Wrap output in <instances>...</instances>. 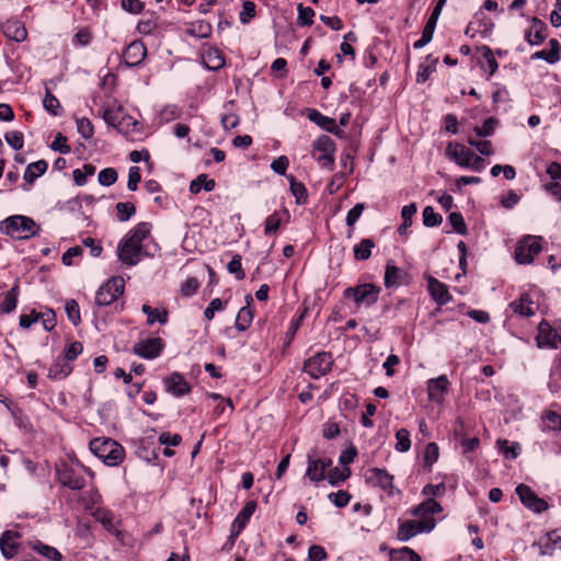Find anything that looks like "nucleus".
Segmentation results:
<instances>
[{"instance_id": "nucleus-7", "label": "nucleus", "mask_w": 561, "mask_h": 561, "mask_svg": "<svg viewBox=\"0 0 561 561\" xmlns=\"http://www.w3.org/2000/svg\"><path fill=\"white\" fill-rule=\"evenodd\" d=\"M335 150L334 140L327 135H321L312 144V156L323 168H333Z\"/></svg>"}, {"instance_id": "nucleus-11", "label": "nucleus", "mask_w": 561, "mask_h": 561, "mask_svg": "<svg viewBox=\"0 0 561 561\" xmlns=\"http://www.w3.org/2000/svg\"><path fill=\"white\" fill-rule=\"evenodd\" d=\"M442 510L443 508L438 502H436L434 499H427L417 506L413 507L410 511V513L411 515L416 517L415 520H417L421 524V526L423 525V523H426L428 525L432 524L433 530L436 526L434 515L440 513Z\"/></svg>"}, {"instance_id": "nucleus-10", "label": "nucleus", "mask_w": 561, "mask_h": 561, "mask_svg": "<svg viewBox=\"0 0 561 561\" xmlns=\"http://www.w3.org/2000/svg\"><path fill=\"white\" fill-rule=\"evenodd\" d=\"M333 365L330 353L320 352L306 360L304 370L312 378L317 379L328 374Z\"/></svg>"}, {"instance_id": "nucleus-3", "label": "nucleus", "mask_w": 561, "mask_h": 561, "mask_svg": "<svg viewBox=\"0 0 561 561\" xmlns=\"http://www.w3.org/2000/svg\"><path fill=\"white\" fill-rule=\"evenodd\" d=\"M1 230L13 239L24 240L34 237L38 232L39 227L32 218L15 215L1 222Z\"/></svg>"}, {"instance_id": "nucleus-9", "label": "nucleus", "mask_w": 561, "mask_h": 561, "mask_svg": "<svg viewBox=\"0 0 561 561\" xmlns=\"http://www.w3.org/2000/svg\"><path fill=\"white\" fill-rule=\"evenodd\" d=\"M540 251V239L534 236H527L517 243L515 260L519 264H529Z\"/></svg>"}, {"instance_id": "nucleus-33", "label": "nucleus", "mask_w": 561, "mask_h": 561, "mask_svg": "<svg viewBox=\"0 0 561 561\" xmlns=\"http://www.w3.org/2000/svg\"><path fill=\"white\" fill-rule=\"evenodd\" d=\"M72 370V367L66 359L56 360L48 371V377L50 379H64L66 378Z\"/></svg>"}, {"instance_id": "nucleus-48", "label": "nucleus", "mask_w": 561, "mask_h": 561, "mask_svg": "<svg viewBox=\"0 0 561 561\" xmlns=\"http://www.w3.org/2000/svg\"><path fill=\"white\" fill-rule=\"evenodd\" d=\"M43 105L48 113L55 116L59 115L61 105L58 99L49 90H46Z\"/></svg>"}, {"instance_id": "nucleus-20", "label": "nucleus", "mask_w": 561, "mask_h": 561, "mask_svg": "<svg viewBox=\"0 0 561 561\" xmlns=\"http://www.w3.org/2000/svg\"><path fill=\"white\" fill-rule=\"evenodd\" d=\"M167 391L174 397H182L191 391L188 382L179 373H173L164 378Z\"/></svg>"}, {"instance_id": "nucleus-53", "label": "nucleus", "mask_w": 561, "mask_h": 561, "mask_svg": "<svg viewBox=\"0 0 561 561\" xmlns=\"http://www.w3.org/2000/svg\"><path fill=\"white\" fill-rule=\"evenodd\" d=\"M422 216H423V224L426 227L438 226L443 220L442 216L439 214L435 213L434 208L431 206H426L423 209Z\"/></svg>"}, {"instance_id": "nucleus-25", "label": "nucleus", "mask_w": 561, "mask_h": 561, "mask_svg": "<svg viewBox=\"0 0 561 561\" xmlns=\"http://www.w3.org/2000/svg\"><path fill=\"white\" fill-rule=\"evenodd\" d=\"M547 26L539 19L531 20V27L525 33V38L530 45H539L547 37Z\"/></svg>"}, {"instance_id": "nucleus-54", "label": "nucleus", "mask_w": 561, "mask_h": 561, "mask_svg": "<svg viewBox=\"0 0 561 561\" xmlns=\"http://www.w3.org/2000/svg\"><path fill=\"white\" fill-rule=\"evenodd\" d=\"M118 220L124 222L127 221L135 213L136 207L131 203H117L116 204Z\"/></svg>"}, {"instance_id": "nucleus-51", "label": "nucleus", "mask_w": 561, "mask_h": 561, "mask_svg": "<svg viewBox=\"0 0 561 561\" xmlns=\"http://www.w3.org/2000/svg\"><path fill=\"white\" fill-rule=\"evenodd\" d=\"M348 476H350L348 468L340 469L336 467V468L329 470L327 479L330 484L337 485L339 483L345 481L348 478Z\"/></svg>"}, {"instance_id": "nucleus-16", "label": "nucleus", "mask_w": 561, "mask_h": 561, "mask_svg": "<svg viewBox=\"0 0 561 561\" xmlns=\"http://www.w3.org/2000/svg\"><path fill=\"white\" fill-rule=\"evenodd\" d=\"M538 547L541 556H553L556 551L561 550V536L557 530L549 531L534 543Z\"/></svg>"}, {"instance_id": "nucleus-43", "label": "nucleus", "mask_w": 561, "mask_h": 561, "mask_svg": "<svg viewBox=\"0 0 561 561\" xmlns=\"http://www.w3.org/2000/svg\"><path fill=\"white\" fill-rule=\"evenodd\" d=\"M396 450L399 453H407L411 448L410 432L407 428H400L396 433Z\"/></svg>"}, {"instance_id": "nucleus-8", "label": "nucleus", "mask_w": 561, "mask_h": 561, "mask_svg": "<svg viewBox=\"0 0 561 561\" xmlns=\"http://www.w3.org/2000/svg\"><path fill=\"white\" fill-rule=\"evenodd\" d=\"M125 288V280L121 276L112 277L106 284L101 286L95 295L98 306H108L115 301Z\"/></svg>"}, {"instance_id": "nucleus-35", "label": "nucleus", "mask_w": 561, "mask_h": 561, "mask_svg": "<svg viewBox=\"0 0 561 561\" xmlns=\"http://www.w3.org/2000/svg\"><path fill=\"white\" fill-rule=\"evenodd\" d=\"M141 310L147 316V323L149 325H152L154 322H160L161 324L168 322V312L164 309H153L149 305H144Z\"/></svg>"}, {"instance_id": "nucleus-27", "label": "nucleus", "mask_w": 561, "mask_h": 561, "mask_svg": "<svg viewBox=\"0 0 561 561\" xmlns=\"http://www.w3.org/2000/svg\"><path fill=\"white\" fill-rule=\"evenodd\" d=\"M92 515L107 531L115 535L117 538L121 536V531L115 526V517L112 512L103 507H98Z\"/></svg>"}, {"instance_id": "nucleus-15", "label": "nucleus", "mask_w": 561, "mask_h": 561, "mask_svg": "<svg viewBox=\"0 0 561 561\" xmlns=\"http://www.w3.org/2000/svg\"><path fill=\"white\" fill-rule=\"evenodd\" d=\"M536 340L539 347L557 348L561 343V335L548 322L541 321Z\"/></svg>"}, {"instance_id": "nucleus-2", "label": "nucleus", "mask_w": 561, "mask_h": 561, "mask_svg": "<svg viewBox=\"0 0 561 561\" xmlns=\"http://www.w3.org/2000/svg\"><path fill=\"white\" fill-rule=\"evenodd\" d=\"M90 450L107 466H117L124 459L125 451L116 440L96 437L89 444Z\"/></svg>"}, {"instance_id": "nucleus-60", "label": "nucleus", "mask_w": 561, "mask_h": 561, "mask_svg": "<svg viewBox=\"0 0 561 561\" xmlns=\"http://www.w3.org/2000/svg\"><path fill=\"white\" fill-rule=\"evenodd\" d=\"M78 133L84 138L90 139L93 136V125L89 118L82 117L77 119Z\"/></svg>"}, {"instance_id": "nucleus-59", "label": "nucleus", "mask_w": 561, "mask_h": 561, "mask_svg": "<svg viewBox=\"0 0 561 561\" xmlns=\"http://www.w3.org/2000/svg\"><path fill=\"white\" fill-rule=\"evenodd\" d=\"M448 220L457 233H467V226L460 213H451L448 217Z\"/></svg>"}, {"instance_id": "nucleus-55", "label": "nucleus", "mask_w": 561, "mask_h": 561, "mask_svg": "<svg viewBox=\"0 0 561 561\" xmlns=\"http://www.w3.org/2000/svg\"><path fill=\"white\" fill-rule=\"evenodd\" d=\"M65 309H66V313H67L68 319L75 325H77V324H79L81 322L80 308H79V305H78V302L76 300H73V299L68 300L66 302Z\"/></svg>"}, {"instance_id": "nucleus-23", "label": "nucleus", "mask_w": 561, "mask_h": 561, "mask_svg": "<svg viewBox=\"0 0 561 561\" xmlns=\"http://www.w3.org/2000/svg\"><path fill=\"white\" fill-rule=\"evenodd\" d=\"M2 32L9 39L18 43L27 38V31L24 24L18 20H9L2 25Z\"/></svg>"}, {"instance_id": "nucleus-32", "label": "nucleus", "mask_w": 561, "mask_h": 561, "mask_svg": "<svg viewBox=\"0 0 561 561\" xmlns=\"http://www.w3.org/2000/svg\"><path fill=\"white\" fill-rule=\"evenodd\" d=\"M18 296H19V286H13L9 291H7L0 301V311L3 313L12 312L18 305Z\"/></svg>"}, {"instance_id": "nucleus-62", "label": "nucleus", "mask_w": 561, "mask_h": 561, "mask_svg": "<svg viewBox=\"0 0 561 561\" xmlns=\"http://www.w3.org/2000/svg\"><path fill=\"white\" fill-rule=\"evenodd\" d=\"M280 224H282V218L279 217V215L277 213L270 215L265 220L264 233L265 234L275 233L278 230Z\"/></svg>"}, {"instance_id": "nucleus-58", "label": "nucleus", "mask_w": 561, "mask_h": 561, "mask_svg": "<svg viewBox=\"0 0 561 561\" xmlns=\"http://www.w3.org/2000/svg\"><path fill=\"white\" fill-rule=\"evenodd\" d=\"M38 321L41 320L46 331H51L56 327V314L51 309L44 312H37Z\"/></svg>"}, {"instance_id": "nucleus-26", "label": "nucleus", "mask_w": 561, "mask_h": 561, "mask_svg": "<svg viewBox=\"0 0 561 561\" xmlns=\"http://www.w3.org/2000/svg\"><path fill=\"white\" fill-rule=\"evenodd\" d=\"M19 534L14 531H5L0 538V549L2 554L10 559L15 556L19 546Z\"/></svg>"}, {"instance_id": "nucleus-19", "label": "nucleus", "mask_w": 561, "mask_h": 561, "mask_svg": "<svg viewBox=\"0 0 561 561\" xmlns=\"http://www.w3.org/2000/svg\"><path fill=\"white\" fill-rule=\"evenodd\" d=\"M473 153V151L457 142H450L446 148V156L461 168H466L468 165Z\"/></svg>"}, {"instance_id": "nucleus-18", "label": "nucleus", "mask_w": 561, "mask_h": 561, "mask_svg": "<svg viewBox=\"0 0 561 561\" xmlns=\"http://www.w3.org/2000/svg\"><path fill=\"white\" fill-rule=\"evenodd\" d=\"M449 381L445 375L427 381V394L431 401L440 403L444 401L445 394L448 391Z\"/></svg>"}, {"instance_id": "nucleus-50", "label": "nucleus", "mask_w": 561, "mask_h": 561, "mask_svg": "<svg viewBox=\"0 0 561 561\" xmlns=\"http://www.w3.org/2000/svg\"><path fill=\"white\" fill-rule=\"evenodd\" d=\"M439 448L436 443H428L424 449V465L428 468L438 460Z\"/></svg>"}, {"instance_id": "nucleus-47", "label": "nucleus", "mask_w": 561, "mask_h": 561, "mask_svg": "<svg viewBox=\"0 0 561 561\" xmlns=\"http://www.w3.org/2000/svg\"><path fill=\"white\" fill-rule=\"evenodd\" d=\"M188 33L192 36L206 38L211 34V25L207 22L198 21L191 25V27L188 28Z\"/></svg>"}, {"instance_id": "nucleus-22", "label": "nucleus", "mask_w": 561, "mask_h": 561, "mask_svg": "<svg viewBox=\"0 0 561 561\" xmlns=\"http://www.w3.org/2000/svg\"><path fill=\"white\" fill-rule=\"evenodd\" d=\"M125 115V112L123 110V106L118 104L116 101H113L112 103H108L104 106L102 110V118L105 121L107 125L113 126L114 128L117 127V125H123L122 119Z\"/></svg>"}, {"instance_id": "nucleus-1", "label": "nucleus", "mask_w": 561, "mask_h": 561, "mask_svg": "<svg viewBox=\"0 0 561 561\" xmlns=\"http://www.w3.org/2000/svg\"><path fill=\"white\" fill-rule=\"evenodd\" d=\"M150 232L151 224L139 222L121 240L117 252L123 264L134 266L147 254L144 242L150 238Z\"/></svg>"}, {"instance_id": "nucleus-57", "label": "nucleus", "mask_w": 561, "mask_h": 561, "mask_svg": "<svg viewBox=\"0 0 561 561\" xmlns=\"http://www.w3.org/2000/svg\"><path fill=\"white\" fill-rule=\"evenodd\" d=\"M298 23L300 25H311L313 23L314 11L309 7L298 4Z\"/></svg>"}, {"instance_id": "nucleus-36", "label": "nucleus", "mask_w": 561, "mask_h": 561, "mask_svg": "<svg viewBox=\"0 0 561 561\" xmlns=\"http://www.w3.org/2000/svg\"><path fill=\"white\" fill-rule=\"evenodd\" d=\"M482 58L483 62H481V68L488 71L489 76H493L499 68V64L494 57L493 50L489 46L482 47Z\"/></svg>"}, {"instance_id": "nucleus-31", "label": "nucleus", "mask_w": 561, "mask_h": 561, "mask_svg": "<svg viewBox=\"0 0 561 561\" xmlns=\"http://www.w3.org/2000/svg\"><path fill=\"white\" fill-rule=\"evenodd\" d=\"M203 58L206 67L210 70H218L225 66V58L216 48L207 49L204 53Z\"/></svg>"}, {"instance_id": "nucleus-24", "label": "nucleus", "mask_w": 561, "mask_h": 561, "mask_svg": "<svg viewBox=\"0 0 561 561\" xmlns=\"http://www.w3.org/2000/svg\"><path fill=\"white\" fill-rule=\"evenodd\" d=\"M256 508V503L254 501H249L237 515L234 522L232 523L231 536H238L242 529L245 527L247 523L253 515Z\"/></svg>"}, {"instance_id": "nucleus-14", "label": "nucleus", "mask_w": 561, "mask_h": 561, "mask_svg": "<svg viewBox=\"0 0 561 561\" xmlns=\"http://www.w3.org/2000/svg\"><path fill=\"white\" fill-rule=\"evenodd\" d=\"M430 531H432V524L428 525L426 523H423V525L421 526V524L415 519L404 520L399 524L397 538L400 541H408L419 534Z\"/></svg>"}, {"instance_id": "nucleus-17", "label": "nucleus", "mask_w": 561, "mask_h": 561, "mask_svg": "<svg viewBox=\"0 0 561 561\" xmlns=\"http://www.w3.org/2000/svg\"><path fill=\"white\" fill-rule=\"evenodd\" d=\"M147 56V48L140 41L131 42L123 53L124 62L128 67H136L142 62Z\"/></svg>"}, {"instance_id": "nucleus-52", "label": "nucleus", "mask_w": 561, "mask_h": 561, "mask_svg": "<svg viewBox=\"0 0 561 561\" xmlns=\"http://www.w3.org/2000/svg\"><path fill=\"white\" fill-rule=\"evenodd\" d=\"M497 121L493 117H489L484 121L482 126H477L473 128V131L477 137H488L491 136L496 127Z\"/></svg>"}, {"instance_id": "nucleus-4", "label": "nucleus", "mask_w": 561, "mask_h": 561, "mask_svg": "<svg viewBox=\"0 0 561 561\" xmlns=\"http://www.w3.org/2000/svg\"><path fill=\"white\" fill-rule=\"evenodd\" d=\"M381 288L370 283H364L347 287L343 291V298L353 300L357 308H369L375 305L379 298Z\"/></svg>"}, {"instance_id": "nucleus-45", "label": "nucleus", "mask_w": 561, "mask_h": 561, "mask_svg": "<svg viewBox=\"0 0 561 561\" xmlns=\"http://www.w3.org/2000/svg\"><path fill=\"white\" fill-rule=\"evenodd\" d=\"M253 319L252 310L247 306L242 307L236 318V327L239 331H245Z\"/></svg>"}, {"instance_id": "nucleus-61", "label": "nucleus", "mask_w": 561, "mask_h": 561, "mask_svg": "<svg viewBox=\"0 0 561 561\" xmlns=\"http://www.w3.org/2000/svg\"><path fill=\"white\" fill-rule=\"evenodd\" d=\"M5 141L15 150H20L24 145V137L21 131H10L4 135Z\"/></svg>"}, {"instance_id": "nucleus-41", "label": "nucleus", "mask_w": 561, "mask_h": 561, "mask_svg": "<svg viewBox=\"0 0 561 561\" xmlns=\"http://www.w3.org/2000/svg\"><path fill=\"white\" fill-rule=\"evenodd\" d=\"M416 210L417 207L416 204L414 203L403 206L401 210V217L403 222L398 229L400 234L405 233L407 229L412 225V217L416 214Z\"/></svg>"}, {"instance_id": "nucleus-64", "label": "nucleus", "mask_w": 561, "mask_h": 561, "mask_svg": "<svg viewBox=\"0 0 561 561\" xmlns=\"http://www.w3.org/2000/svg\"><path fill=\"white\" fill-rule=\"evenodd\" d=\"M548 427L552 431H561V415L557 412L549 411L545 415Z\"/></svg>"}, {"instance_id": "nucleus-6", "label": "nucleus", "mask_w": 561, "mask_h": 561, "mask_svg": "<svg viewBox=\"0 0 561 561\" xmlns=\"http://www.w3.org/2000/svg\"><path fill=\"white\" fill-rule=\"evenodd\" d=\"M365 479L368 484L379 488L390 497L399 496L402 493L393 483L394 477L386 469L369 468L365 473Z\"/></svg>"}, {"instance_id": "nucleus-42", "label": "nucleus", "mask_w": 561, "mask_h": 561, "mask_svg": "<svg viewBox=\"0 0 561 561\" xmlns=\"http://www.w3.org/2000/svg\"><path fill=\"white\" fill-rule=\"evenodd\" d=\"M33 549L50 561L61 560V554L56 548L47 546L41 541L35 542Z\"/></svg>"}, {"instance_id": "nucleus-12", "label": "nucleus", "mask_w": 561, "mask_h": 561, "mask_svg": "<svg viewBox=\"0 0 561 561\" xmlns=\"http://www.w3.org/2000/svg\"><path fill=\"white\" fill-rule=\"evenodd\" d=\"M516 493L520 502L530 511L535 513H541L548 508V505L543 499H540L536 493L525 484H519L516 488Z\"/></svg>"}, {"instance_id": "nucleus-38", "label": "nucleus", "mask_w": 561, "mask_h": 561, "mask_svg": "<svg viewBox=\"0 0 561 561\" xmlns=\"http://www.w3.org/2000/svg\"><path fill=\"white\" fill-rule=\"evenodd\" d=\"M401 270L393 265L391 262H388L385 271V286L387 288L397 286L401 280Z\"/></svg>"}, {"instance_id": "nucleus-44", "label": "nucleus", "mask_w": 561, "mask_h": 561, "mask_svg": "<svg viewBox=\"0 0 561 561\" xmlns=\"http://www.w3.org/2000/svg\"><path fill=\"white\" fill-rule=\"evenodd\" d=\"M306 476L312 481V482H319L325 478V474L320 468V462L317 459H311V457H308V467L306 471Z\"/></svg>"}, {"instance_id": "nucleus-37", "label": "nucleus", "mask_w": 561, "mask_h": 561, "mask_svg": "<svg viewBox=\"0 0 561 561\" xmlns=\"http://www.w3.org/2000/svg\"><path fill=\"white\" fill-rule=\"evenodd\" d=\"M375 243L371 239H363L354 247V256L358 261H365L370 257Z\"/></svg>"}, {"instance_id": "nucleus-34", "label": "nucleus", "mask_w": 561, "mask_h": 561, "mask_svg": "<svg viewBox=\"0 0 561 561\" xmlns=\"http://www.w3.org/2000/svg\"><path fill=\"white\" fill-rule=\"evenodd\" d=\"M215 181L213 179H208L206 174H199L195 180H193L190 184V192L192 194H198L202 190L206 192H211L215 188Z\"/></svg>"}, {"instance_id": "nucleus-28", "label": "nucleus", "mask_w": 561, "mask_h": 561, "mask_svg": "<svg viewBox=\"0 0 561 561\" xmlns=\"http://www.w3.org/2000/svg\"><path fill=\"white\" fill-rule=\"evenodd\" d=\"M549 45H550L549 50H547V49L538 50L531 56V58L533 59H542V60L548 61L549 64H554V62L559 61L560 51H561V46H560L559 42L557 39H550Z\"/></svg>"}, {"instance_id": "nucleus-56", "label": "nucleus", "mask_w": 561, "mask_h": 561, "mask_svg": "<svg viewBox=\"0 0 561 561\" xmlns=\"http://www.w3.org/2000/svg\"><path fill=\"white\" fill-rule=\"evenodd\" d=\"M99 183L103 186H110L117 181V172L113 168H106L100 171Z\"/></svg>"}, {"instance_id": "nucleus-30", "label": "nucleus", "mask_w": 561, "mask_h": 561, "mask_svg": "<svg viewBox=\"0 0 561 561\" xmlns=\"http://www.w3.org/2000/svg\"><path fill=\"white\" fill-rule=\"evenodd\" d=\"M437 62V57H433L432 55L426 56L425 60L419 66L416 72V82L424 83L430 78L431 73L435 70Z\"/></svg>"}, {"instance_id": "nucleus-49", "label": "nucleus", "mask_w": 561, "mask_h": 561, "mask_svg": "<svg viewBox=\"0 0 561 561\" xmlns=\"http://www.w3.org/2000/svg\"><path fill=\"white\" fill-rule=\"evenodd\" d=\"M435 26L436 24L432 23V21L426 22L421 38L413 44L415 49L423 48L432 41Z\"/></svg>"}, {"instance_id": "nucleus-46", "label": "nucleus", "mask_w": 561, "mask_h": 561, "mask_svg": "<svg viewBox=\"0 0 561 561\" xmlns=\"http://www.w3.org/2000/svg\"><path fill=\"white\" fill-rule=\"evenodd\" d=\"M95 173V167L87 163L82 169H76L72 172L73 180L77 185L82 186L87 183V178L92 176Z\"/></svg>"}, {"instance_id": "nucleus-39", "label": "nucleus", "mask_w": 561, "mask_h": 561, "mask_svg": "<svg viewBox=\"0 0 561 561\" xmlns=\"http://www.w3.org/2000/svg\"><path fill=\"white\" fill-rule=\"evenodd\" d=\"M287 179L290 184L291 194L296 198V203L299 205L305 204L307 202V197H308L307 190H306L305 185L302 183L296 181L294 175H287Z\"/></svg>"}, {"instance_id": "nucleus-5", "label": "nucleus", "mask_w": 561, "mask_h": 561, "mask_svg": "<svg viewBox=\"0 0 561 561\" xmlns=\"http://www.w3.org/2000/svg\"><path fill=\"white\" fill-rule=\"evenodd\" d=\"M57 478L58 481L71 489V490H81L85 485L84 473L89 472L87 468H84L79 462H61L57 466Z\"/></svg>"}, {"instance_id": "nucleus-29", "label": "nucleus", "mask_w": 561, "mask_h": 561, "mask_svg": "<svg viewBox=\"0 0 561 561\" xmlns=\"http://www.w3.org/2000/svg\"><path fill=\"white\" fill-rule=\"evenodd\" d=\"M47 162L45 160H38L36 162L30 163L23 174L24 181L32 185L37 178L43 175L47 170Z\"/></svg>"}, {"instance_id": "nucleus-13", "label": "nucleus", "mask_w": 561, "mask_h": 561, "mask_svg": "<svg viewBox=\"0 0 561 561\" xmlns=\"http://www.w3.org/2000/svg\"><path fill=\"white\" fill-rule=\"evenodd\" d=\"M162 350L163 341L160 337L139 341L133 347V352L145 359L157 358L161 354Z\"/></svg>"}, {"instance_id": "nucleus-40", "label": "nucleus", "mask_w": 561, "mask_h": 561, "mask_svg": "<svg viewBox=\"0 0 561 561\" xmlns=\"http://www.w3.org/2000/svg\"><path fill=\"white\" fill-rule=\"evenodd\" d=\"M531 305L533 304L528 297L522 296L518 300L511 302L510 306L515 313L524 317H530L534 314Z\"/></svg>"}, {"instance_id": "nucleus-21", "label": "nucleus", "mask_w": 561, "mask_h": 561, "mask_svg": "<svg viewBox=\"0 0 561 561\" xmlns=\"http://www.w3.org/2000/svg\"><path fill=\"white\" fill-rule=\"evenodd\" d=\"M427 290L432 298L438 304V305H446L450 301L451 296L449 295L447 286L437 280L433 276H428L427 278Z\"/></svg>"}, {"instance_id": "nucleus-63", "label": "nucleus", "mask_w": 561, "mask_h": 561, "mask_svg": "<svg viewBox=\"0 0 561 561\" xmlns=\"http://www.w3.org/2000/svg\"><path fill=\"white\" fill-rule=\"evenodd\" d=\"M158 23L156 19H144L137 24V31L142 35H150L157 28Z\"/></svg>"}]
</instances>
